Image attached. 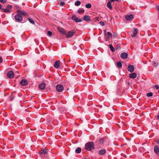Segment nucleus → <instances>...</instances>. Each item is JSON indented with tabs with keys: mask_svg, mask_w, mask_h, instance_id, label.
Returning <instances> with one entry per match:
<instances>
[{
	"mask_svg": "<svg viewBox=\"0 0 159 159\" xmlns=\"http://www.w3.org/2000/svg\"><path fill=\"white\" fill-rule=\"evenodd\" d=\"M85 148L88 151H91L94 149V143L93 142H88L85 145Z\"/></svg>",
	"mask_w": 159,
	"mask_h": 159,
	"instance_id": "nucleus-1",
	"label": "nucleus"
},
{
	"mask_svg": "<svg viewBox=\"0 0 159 159\" xmlns=\"http://www.w3.org/2000/svg\"><path fill=\"white\" fill-rule=\"evenodd\" d=\"M75 32V30H70L66 34V38H69L72 37L74 35Z\"/></svg>",
	"mask_w": 159,
	"mask_h": 159,
	"instance_id": "nucleus-2",
	"label": "nucleus"
},
{
	"mask_svg": "<svg viewBox=\"0 0 159 159\" xmlns=\"http://www.w3.org/2000/svg\"><path fill=\"white\" fill-rule=\"evenodd\" d=\"M22 17L20 14H18L16 15L15 16V19L18 22H20L22 20Z\"/></svg>",
	"mask_w": 159,
	"mask_h": 159,
	"instance_id": "nucleus-3",
	"label": "nucleus"
},
{
	"mask_svg": "<svg viewBox=\"0 0 159 159\" xmlns=\"http://www.w3.org/2000/svg\"><path fill=\"white\" fill-rule=\"evenodd\" d=\"M72 19L76 22H81L82 20L81 19L79 18L75 15L72 16Z\"/></svg>",
	"mask_w": 159,
	"mask_h": 159,
	"instance_id": "nucleus-4",
	"label": "nucleus"
},
{
	"mask_svg": "<svg viewBox=\"0 0 159 159\" xmlns=\"http://www.w3.org/2000/svg\"><path fill=\"white\" fill-rule=\"evenodd\" d=\"M63 87L61 84H58L56 87L57 90L59 92H61L63 89Z\"/></svg>",
	"mask_w": 159,
	"mask_h": 159,
	"instance_id": "nucleus-5",
	"label": "nucleus"
},
{
	"mask_svg": "<svg viewBox=\"0 0 159 159\" xmlns=\"http://www.w3.org/2000/svg\"><path fill=\"white\" fill-rule=\"evenodd\" d=\"M128 70L130 72H133L134 70V66L133 65H129L128 67Z\"/></svg>",
	"mask_w": 159,
	"mask_h": 159,
	"instance_id": "nucleus-6",
	"label": "nucleus"
},
{
	"mask_svg": "<svg viewBox=\"0 0 159 159\" xmlns=\"http://www.w3.org/2000/svg\"><path fill=\"white\" fill-rule=\"evenodd\" d=\"M7 76L10 78H12L14 76V74L13 72L12 71H9L7 73Z\"/></svg>",
	"mask_w": 159,
	"mask_h": 159,
	"instance_id": "nucleus-7",
	"label": "nucleus"
},
{
	"mask_svg": "<svg viewBox=\"0 0 159 159\" xmlns=\"http://www.w3.org/2000/svg\"><path fill=\"white\" fill-rule=\"evenodd\" d=\"M60 61L59 60L56 61L54 65V67L56 69L58 68L60 66Z\"/></svg>",
	"mask_w": 159,
	"mask_h": 159,
	"instance_id": "nucleus-8",
	"label": "nucleus"
},
{
	"mask_svg": "<svg viewBox=\"0 0 159 159\" xmlns=\"http://www.w3.org/2000/svg\"><path fill=\"white\" fill-rule=\"evenodd\" d=\"M154 151L156 154L157 155H159V148L157 145H156L155 146Z\"/></svg>",
	"mask_w": 159,
	"mask_h": 159,
	"instance_id": "nucleus-9",
	"label": "nucleus"
},
{
	"mask_svg": "<svg viewBox=\"0 0 159 159\" xmlns=\"http://www.w3.org/2000/svg\"><path fill=\"white\" fill-rule=\"evenodd\" d=\"M83 20L87 22L91 20L90 16L87 15H85L83 17Z\"/></svg>",
	"mask_w": 159,
	"mask_h": 159,
	"instance_id": "nucleus-10",
	"label": "nucleus"
},
{
	"mask_svg": "<svg viewBox=\"0 0 159 159\" xmlns=\"http://www.w3.org/2000/svg\"><path fill=\"white\" fill-rule=\"evenodd\" d=\"M125 18L126 19L128 20H132L133 18V15L130 14L129 15H127L125 16Z\"/></svg>",
	"mask_w": 159,
	"mask_h": 159,
	"instance_id": "nucleus-11",
	"label": "nucleus"
},
{
	"mask_svg": "<svg viewBox=\"0 0 159 159\" xmlns=\"http://www.w3.org/2000/svg\"><path fill=\"white\" fill-rule=\"evenodd\" d=\"M17 13H19V14H20L22 15H24L25 16H28V14L26 13L25 12L22 11H21L19 10H18L17 11Z\"/></svg>",
	"mask_w": 159,
	"mask_h": 159,
	"instance_id": "nucleus-12",
	"label": "nucleus"
},
{
	"mask_svg": "<svg viewBox=\"0 0 159 159\" xmlns=\"http://www.w3.org/2000/svg\"><path fill=\"white\" fill-rule=\"evenodd\" d=\"M121 57L123 59H125L127 58L128 54L125 52L122 53L121 54Z\"/></svg>",
	"mask_w": 159,
	"mask_h": 159,
	"instance_id": "nucleus-13",
	"label": "nucleus"
},
{
	"mask_svg": "<svg viewBox=\"0 0 159 159\" xmlns=\"http://www.w3.org/2000/svg\"><path fill=\"white\" fill-rule=\"evenodd\" d=\"M107 36L105 38V40L106 41H108L109 39H110L111 38V37L112 36V34L110 32H107Z\"/></svg>",
	"mask_w": 159,
	"mask_h": 159,
	"instance_id": "nucleus-14",
	"label": "nucleus"
},
{
	"mask_svg": "<svg viewBox=\"0 0 159 159\" xmlns=\"http://www.w3.org/2000/svg\"><path fill=\"white\" fill-rule=\"evenodd\" d=\"M20 84L22 86H25L28 84V82L26 80H22L20 82Z\"/></svg>",
	"mask_w": 159,
	"mask_h": 159,
	"instance_id": "nucleus-15",
	"label": "nucleus"
},
{
	"mask_svg": "<svg viewBox=\"0 0 159 159\" xmlns=\"http://www.w3.org/2000/svg\"><path fill=\"white\" fill-rule=\"evenodd\" d=\"M138 32L137 29L134 28V30L133 32V34L131 35V36L133 37H135L138 34Z\"/></svg>",
	"mask_w": 159,
	"mask_h": 159,
	"instance_id": "nucleus-16",
	"label": "nucleus"
},
{
	"mask_svg": "<svg viewBox=\"0 0 159 159\" xmlns=\"http://www.w3.org/2000/svg\"><path fill=\"white\" fill-rule=\"evenodd\" d=\"M137 77V74L135 73H133L130 74L129 77L131 78H135Z\"/></svg>",
	"mask_w": 159,
	"mask_h": 159,
	"instance_id": "nucleus-17",
	"label": "nucleus"
},
{
	"mask_svg": "<svg viewBox=\"0 0 159 159\" xmlns=\"http://www.w3.org/2000/svg\"><path fill=\"white\" fill-rule=\"evenodd\" d=\"M48 152V151L46 149H42L41 151L40 152V154L41 156H43V155H45Z\"/></svg>",
	"mask_w": 159,
	"mask_h": 159,
	"instance_id": "nucleus-18",
	"label": "nucleus"
},
{
	"mask_svg": "<svg viewBox=\"0 0 159 159\" xmlns=\"http://www.w3.org/2000/svg\"><path fill=\"white\" fill-rule=\"evenodd\" d=\"M106 151L105 149H101L99 151V154L100 155H103L105 154Z\"/></svg>",
	"mask_w": 159,
	"mask_h": 159,
	"instance_id": "nucleus-19",
	"label": "nucleus"
},
{
	"mask_svg": "<svg viewBox=\"0 0 159 159\" xmlns=\"http://www.w3.org/2000/svg\"><path fill=\"white\" fill-rule=\"evenodd\" d=\"M116 66L118 68L121 69L122 68V65L120 61H118L116 63Z\"/></svg>",
	"mask_w": 159,
	"mask_h": 159,
	"instance_id": "nucleus-20",
	"label": "nucleus"
},
{
	"mask_svg": "<svg viewBox=\"0 0 159 159\" xmlns=\"http://www.w3.org/2000/svg\"><path fill=\"white\" fill-rule=\"evenodd\" d=\"M39 88L41 89H43L45 88V84L44 83L40 84L39 85Z\"/></svg>",
	"mask_w": 159,
	"mask_h": 159,
	"instance_id": "nucleus-21",
	"label": "nucleus"
},
{
	"mask_svg": "<svg viewBox=\"0 0 159 159\" xmlns=\"http://www.w3.org/2000/svg\"><path fill=\"white\" fill-rule=\"evenodd\" d=\"M111 2L109 1L108 2H107V7L109 8L110 9H111L112 8Z\"/></svg>",
	"mask_w": 159,
	"mask_h": 159,
	"instance_id": "nucleus-22",
	"label": "nucleus"
},
{
	"mask_svg": "<svg viewBox=\"0 0 159 159\" xmlns=\"http://www.w3.org/2000/svg\"><path fill=\"white\" fill-rule=\"evenodd\" d=\"M81 149L80 147L77 148L75 150V152L77 153H79L81 152Z\"/></svg>",
	"mask_w": 159,
	"mask_h": 159,
	"instance_id": "nucleus-23",
	"label": "nucleus"
},
{
	"mask_svg": "<svg viewBox=\"0 0 159 159\" xmlns=\"http://www.w3.org/2000/svg\"><path fill=\"white\" fill-rule=\"evenodd\" d=\"M61 107L59 108L60 111L61 112H64L65 111V108L62 106L61 105Z\"/></svg>",
	"mask_w": 159,
	"mask_h": 159,
	"instance_id": "nucleus-24",
	"label": "nucleus"
},
{
	"mask_svg": "<svg viewBox=\"0 0 159 159\" xmlns=\"http://www.w3.org/2000/svg\"><path fill=\"white\" fill-rule=\"evenodd\" d=\"M109 47L112 52H114L115 51V48H113V47L112 45L111 44H109Z\"/></svg>",
	"mask_w": 159,
	"mask_h": 159,
	"instance_id": "nucleus-25",
	"label": "nucleus"
},
{
	"mask_svg": "<svg viewBox=\"0 0 159 159\" xmlns=\"http://www.w3.org/2000/svg\"><path fill=\"white\" fill-rule=\"evenodd\" d=\"M98 142L99 143L101 144H103L104 143L103 139L102 138L99 139L98 140Z\"/></svg>",
	"mask_w": 159,
	"mask_h": 159,
	"instance_id": "nucleus-26",
	"label": "nucleus"
},
{
	"mask_svg": "<svg viewBox=\"0 0 159 159\" xmlns=\"http://www.w3.org/2000/svg\"><path fill=\"white\" fill-rule=\"evenodd\" d=\"M84 9H79L78 11V12L80 14L84 13Z\"/></svg>",
	"mask_w": 159,
	"mask_h": 159,
	"instance_id": "nucleus-27",
	"label": "nucleus"
},
{
	"mask_svg": "<svg viewBox=\"0 0 159 159\" xmlns=\"http://www.w3.org/2000/svg\"><path fill=\"white\" fill-rule=\"evenodd\" d=\"M3 11L5 12H9L10 11V10L6 8L2 9Z\"/></svg>",
	"mask_w": 159,
	"mask_h": 159,
	"instance_id": "nucleus-28",
	"label": "nucleus"
},
{
	"mask_svg": "<svg viewBox=\"0 0 159 159\" xmlns=\"http://www.w3.org/2000/svg\"><path fill=\"white\" fill-rule=\"evenodd\" d=\"M59 31L62 33H65L64 30L62 28H59L58 29Z\"/></svg>",
	"mask_w": 159,
	"mask_h": 159,
	"instance_id": "nucleus-29",
	"label": "nucleus"
},
{
	"mask_svg": "<svg viewBox=\"0 0 159 159\" xmlns=\"http://www.w3.org/2000/svg\"><path fill=\"white\" fill-rule=\"evenodd\" d=\"M81 4V2L79 1H77L75 3V5L76 6H79Z\"/></svg>",
	"mask_w": 159,
	"mask_h": 159,
	"instance_id": "nucleus-30",
	"label": "nucleus"
},
{
	"mask_svg": "<svg viewBox=\"0 0 159 159\" xmlns=\"http://www.w3.org/2000/svg\"><path fill=\"white\" fill-rule=\"evenodd\" d=\"M28 20L30 22V23H31L32 24H34V25L35 24V23H34V21L32 19H31L29 18H28Z\"/></svg>",
	"mask_w": 159,
	"mask_h": 159,
	"instance_id": "nucleus-31",
	"label": "nucleus"
},
{
	"mask_svg": "<svg viewBox=\"0 0 159 159\" xmlns=\"http://www.w3.org/2000/svg\"><path fill=\"white\" fill-rule=\"evenodd\" d=\"M91 4L90 3H88L87 4H86L85 5V7L88 8H89L91 7Z\"/></svg>",
	"mask_w": 159,
	"mask_h": 159,
	"instance_id": "nucleus-32",
	"label": "nucleus"
},
{
	"mask_svg": "<svg viewBox=\"0 0 159 159\" xmlns=\"http://www.w3.org/2000/svg\"><path fill=\"white\" fill-rule=\"evenodd\" d=\"M153 95V93L152 92L148 93L147 94L146 96L148 97H150Z\"/></svg>",
	"mask_w": 159,
	"mask_h": 159,
	"instance_id": "nucleus-33",
	"label": "nucleus"
},
{
	"mask_svg": "<svg viewBox=\"0 0 159 159\" xmlns=\"http://www.w3.org/2000/svg\"><path fill=\"white\" fill-rule=\"evenodd\" d=\"M47 34V35L50 37H51L52 35V33L50 31H48Z\"/></svg>",
	"mask_w": 159,
	"mask_h": 159,
	"instance_id": "nucleus-34",
	"label": "nucleus"
},
{
	"mask_svg": "<svg viewBox=\"0 0 159 159\" xmlns=\"http://www.w3.org/2000/svg\"><path fill=\"white\" fill-rule=\"evenodd\" d=\"M158 63L157 61H154L153 62V66L155 67H156L158 66Z\"/></svg>",
	"mask_w": 159,
	"mask_h": 159,
	"instance_id": "nucleus-35",
	"label": "nucleus"
},
{
	"mask_svg": "<svg viewBox=\"0 0 159 159\" xmlns=\"http://www.w3.org/2000/svg\"><path fill=\"white\" fill-rule=\"evenodd\" d=\"M12 6L11 5H8L7 7V8L10 10Z\"/></svg>",
	"mask_w": 159,
	"mask_h": 159,
	"instance_id": "nucleus-36",
	"label": "nucleus"
},
{
	"mask_svg": "<svg viewBox=\"0 0 159 159\" xmlns=\"http://www.w3.org/2000/svg\"><path fill=\"white\" fill-rule=\"evenodd\" d=\"M14 97L13 95H11L10 97V100L11 101L12 100L14 99Z\"/></svg>",
	"mask_w": 159,
	"mask_h": 159,
	"instance_id": "nucleus-37",
	"label": "nucleus"
},
{
	"mask_svg": "<svg viewBox=\"0 0 159 159\" xmlns=\"http://www.w3.org/2000/svg\"><path fill=\"white\" fill-rule=\"evenodd\" d=\"M108 0L111 2H114L115 1L120 2V0Z\"/></svg>",
	"mask_w": 159,
	"mask_h": 159,
	"instance_id": "nucleus-38",
	"label": "nucleus"
},
{
	"mask_svg": "<svg viewBox=\"0 0 159 159\" xmlns=\"http://www.w3.org/2000/svg\"><path fill=\"white\" fill-rule=\"evenodd\" d=\"M0 2L3 3H5L6 2V0H0Z\"/></svg>",
	"mask_w": 159,
	"mask_h": 159,
	"instance_id": "nucleus-39",
	"label": "nucleus"
},
{
	"mask_svg": "<svg viewBox=\"0 0 159 159\" xmlns=\"http://www.w3.org/2000/svg\"><path fill=\"white\" fill-rule=\"evenodd\" d=\"M154 87L156 89H158L159 88V87L157 85H154Z\"/></svg>",
	"mask_w": 159,
	"mask_h": 159,
	"instance_id": "nucleus-40",
	"label": "nucleus"
},
{
	"mask_svg": "<svg viewBox=\"0 0 159 159\" xmlns=\"http://www.w3.org/2000/svg\"><path fill=\"white\" fill-rule=\"evenodd\" d=\"M60 4L61 6H63L65 4V3L64 2H61Z\"/></svg>",
	"mask_w": 159,
	"mask_h": 159,
	"instance_id": "nucleus-41",
	"label": "nucleus"
},
{
	"mask_svg": "<svg viewBox=\"0 0 159 159\" xmlns=\"http://www.w3.org/2000/svg\"><path fill=\"white\" fill-rule=\"evenodd\" d=\"M100 23L102 26H103L105 25L104 23L102 21L100 22Z\"/></svg>",
	"mask_w": 159,
	"mask_h": 159,
	"instance_id": "nucleus-42",
	"label": "nucleus"
},
{
	"mask_svg": "<svg viewBox=\"0 0 159 159\" xmlns=\"http://www.w3.org/2000/svg\"><path fill=\"white\" fill-rule=\"evenodd\" d=\"M117 34L116 33H114L113 36L115 37V38L117 37Z\"/></svg>",
	"mask_w": 159,
	"mask_h": 159,
	"instance_id": "nucleus-43",
	"label": "nucleus"
},
{
	"mask_svg": "<svg viewBox=\"0 0 159 159\" xmlns=\"http://www.w3.org/2000/svg\"><path fill=\"white\" fill-rule=\"evenodd\" d=\"M2 59L1 57H0V63L2 62Z\"/></svg>",
	"mask_w": 159,
	"mask_h": 159,
	"instance_id": "nucleus-44",
	"label": "nucleus"
},
{
	"mask_svg": "<svg viewBox=\"0 0 159 159\" xmlns=\"http://www.w3.org/2000/svg\"><path fill=\"white\" fill-rule=\"evenodd\" d=\"M156 9H157L158 10L159 9V7L158 6H157L156 7Z\"/></svg>",
	"mask_w": 159,
	"mask_h": 159,
	"instance_id": "nucleus-45",
	"label": "nucleus"
},
{
	"mask_svg": "<svg viewBox=\"0 0 159 159\" xmlns=\"http://www.w3.org/2000/svg\"><path fill=\"white\" fill-rule=\"evenodd\" d=\"M3 9L2 8V5L1 4H0V10H2Z\"/></svg>",
	"mask_w": 159,
	"mask_h": 159,
	"instance_id": "nucleus-46",
	"label": "nucleus"
},
{
	"mask_svg": "<svg viewBox=\"0 0 159 159\" xmlns=\"http://www.w3.org/2000/svg\"><path fill=\"white\" fill-rule=\"evenodd\" d=\"M157 144H159V139H158L157 142Z\"/></svg>",
	"mask_w": 159,
	"mask_h": 159,
	"instance_id": "nucleus-47",
	"label": "nucleus"
},
{
	"mask_svg": "<svg viewBox=\"0 0 159 159\" xmlns=\"http://www.w3.org/2000/svg\"><path fill=\"white\" fill-rule=\"evenodd\" d=\"M157 119L159 120V115L157 116Z\"/></svg>",
	"mask_w": 159,
	"mask_h": 159,
	"instance_id": "nucleus-48",
	"label": "nucleus"
},
{
	"mask_svg": "<svg viewBox=\"0 0 159 159\" xmlns=\"http://www.w3.org/2000/svg\"><path fill=\"white\" fill-rule=\"evenodd\" d=\"M104 32L105 33V35L106 36V31L105 30H104Z\"/></svg>",
	"mask_w": 159,
	"mask_h": 159,
	"instance_id": "nucleus-49",
	"label": "nucleus"
},
{
	"mask_svg": "<svg viewBox=\"0 0 159 159\" xmlns=\"http://www.w3.org/2000/svg\"><path fill=\"white\" fill-rule=\"evenodd\" d=\"M16 7H17L16 9H17V8H17V7H18V6H16Z\"/></svg>",
	"mask_w": 159,
	"mask_h": 159,
	"instance_id": "nucleus-50",
	"label": "nucleus"
}]
</instances>
